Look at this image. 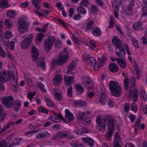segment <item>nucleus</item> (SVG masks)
<instances>
[{
	"instance_id": "f8f14e48",
	"label": "nucleus",
	"mask_w": 147,
	"mask_h": 147,
	"mask_svg": "<svg viewBox=\"0 0 147 147\" xmlns=\"http://www.w3.org/2000/svg\"><path fill=\"white\" fill-rule=\"evenodd\" d=\"M76 65V63L75 61H72L67 67V70L66 72V73L71 75H74L75 73L72 71L75 69Z\"/></svg>"
},
{
	"instance_id": "2eb2a0df",
	"label": "nucleus",
	"mask_w": 147,
	"mask_h": 147,
	"mask_svg": "<svg viewBox=\"0 0 147 147\" xmlns=\"http://www.w3.org/2000/svg\"><path fill=\"white\" fill-rule=\"evenodd\" d=\"M143 23L141 21H138L133 24V28L135 30L141 31L143 30Z\"/></svg>"
},
{
	"instance_id": "37998d69",
	"label": "nucleus",
	"mask_w": 147,
	"mask_h": 147,
	"mask_svg": "<svg viewBox=\"0 0 147 147\" xmlns=\"http://www.w3.org/2000/svg\"><path fill=\"white\" fill-rule=\"evenodd\" d=\"M7 16L10 18H13L16 16L15 11L13 10L8 11L7 14Z\"/></svg>"
},
{
	"instance_id": "7ed1b4c3",
	"label": "nucleus",
	"mask_w": 147,
	"mask_h": 147,
	"mask_svg": "<svg viewBox=\"0 0 147 147\" xmlns=\"http://www.w3.org/2000/svg\"><path fill=\"white\" fill-rule=\"evenodd\" d=\"M109 86L110 90L112 91L111 94L114 96H119L121 93V88L119 84L115 82L111 81Z\"/></svg>"
},
{
	"instance_id": "864d4df0",
	"label": "nucleus",
	"mask_w": 147,
	"mask_h": 147,
	"mask_svg": "<svg viewBox=\"0 0 147 147\" xmlns=\"http://www.w3.org/2000/svg\"><path fill=\"white\" fill-rule=\"evenodd\" d=\"M129 79L128 78H126L125 79L123 83H124V85L125 88V89H127L128 88V85L129 84Z\"/></svg>"
},
{
	"instance_id": "4d7b16f0",
	"label": "nucleus",
	"mask_w": 147,
	"mask_h": 147,
	"mask_svg": "<svg viewBox=\"0 0 147 147\" xmlns=\"http://www.w3.org/2000/svg\"><path fill=\"white\" fill-rule=\"evenodd\" d=\"M95 1L98 5L101 7H102L104 5V2L101 0H95Z\"/></svg>"
},
{
	"instance_id": "1a4fd4ad",
	"label": "nucleus",
	"mask_w": 147,
	"mask_h": 147,
	"mask_svg": "<svg viewBox=\"0 0 147 147\" xmlns=\"http://www.w3.org/2000/svg\"><path fill=\"white\" fill-rule=\"evenodd\" d=\"M68 55H63L59 56L57 60H53L52 61L53 66L61 65L64 63L68 59Z\"/></svg>"
},
{
	"instance_id": "bf43d9fd",
	"label": "nucleus",
	"mask_w": 147,
	"mask_h": 147,
	"mask_svg": "<svg viewBox=\"0 0 147 147\" xmlns=\"http://www.w3.org/2000/svg\"><path fill=\"white\" fill-rule=\"evenodd\" d=\"M96 121L97 124H98L97 125H100L105 123H104V122H103L102 121V119L98 116L97 117Z\"/></svg>"
},
{
	"instance_id": "13d9d810",
	"label": "nucleus",
	"mask_w": 147,
	"mask_h": 147,
	"mask_svg": "<svg viewBox=\"0 0 147 147\" xmlns=\"http://www.w3.org/2000/svg\"><path fill=\"white\" fill-rule=\"evenodd\" d=\"M37 86L41 89L44 92L46 91L45 89L44 88V86L42 83L41 82H37Z\"/></svg>"
},
{
	"instance_id": "bb28decb",
	"label": "nucleus",
	"mask_w": 147,
	"mask_h": 147,
	"mask_svg": "<svg viewBox=\"0 0 147 147\" xmlns=\"http://www.w3.org/2000/svg\"><path fill=\"white\" fill-rule=\"evenodd\" d=\"M92 33L93 35L95 36H98L101 34V31L99 28H95L93 29Z\"/></svg>"
},
{
	"instance_id": "a878e982",
	"label": "nucleus",
	"mask_w": 147,
	"mask_h": 147,
	"mask_svg": "<svg viewBox=\"0 0 147 147\" xmlns=\"http://www.w3.org/2000/svg\"><path fill=\"white\" fill-rule=\"evenodd\" d=\"M7 0H0V7L6 8L9 7Z\"/></svg>"
},
{
	"instance_id": "6e6552de",
	"label": "nucleus",
	"mask_w": 147,
	"mask_h": 147,
	"mask_svg": "<svg viewBox=\"0 0 147 147\" xmlns=\"http://www.w3.org/2000/svg\"><path fill=\"white\" fill-rule=\"evenodd\" d=\"M55 40V37L54 36H49L45 40V51L47 52L50 51Z\"/></svg>"
},
{
	"instance_id": "f704fd0d",
	"label": "nucleus",
	"mask_w": 147,
	"mask_h": 147,
	"mask_svg": "<svg viewBox=\"0 0 147 147\" xmlns=\"http://www.w3.org/2000/svg\"><path fill=\"white\" fill-rule=\"evenodd\" d=\"M11 144H8L4 140L0 142V147H11Z\"/></svg>"
},
{
	"instance_id": "0e129e2a",
	"label": "nucleus",
	"mask_w": 147,
	"mask_h": 147,
	"mask_svg": "<svg viewBox=\"0 0 147 147\" xmlns=\"http://www.w3.org/2000/svg\"><path fill=\"white\" fill-rule=\"evenodd\" d=\"M67 94L69 97H71L72 96V87H70L67 90Z\"/></svg>"
},
{
	"instance_id": "c03bdc74",
	"label": "nucleus",
	"mask_w": 147,
	"mask_h": 147,
	"mask_svg": "<svg viewBox=\"0 0 147 147\" xmlns=\"http://www.w3.org/2000/svg\"><path fill=\"white\" fill-rule=\"evenodd\" d=\"M40 125L38 123H33L30 124L29 125V127L31 129H33L39 127Z\"/></svg>"
},
{
	"instance_id": "69168bd1",
	"label": "nucleus",
	"mask_w": 147,
	"mask_h": 147,
	"mask_svg": "<svg viewBox=\"0 0 147 147\" xmlns=\"http://www.w3.org/2000/svg\"><path fill=\"white\" fill-rule=\"evenodd\" d=\"M142 16H147V7H144L142 10Z\"/></svg>"
},
{
	"instance_id": "9d476101",
	"label": "nucleus",
	"mask_w": 147,
	"mask_h": 147,
	"mask_svg": "<svg viewBox=\"0 0 147 147\" xmlns=\"http://www.w3.org/2000/svg\"><path fill=\"white\" fill-rule=\"evenodd\" d=\"M33 36L32 34H30L27 37L24 38L22 41L21 47L22 49H25L27 48L30 45V43L33 38Z\"/></svg>"
},
{
	"instance_id": "603ef678",
	"label": "nucleus",
	"mask_w": 147,
	"mask_h": 147,
	"mask_svg": "<svg viewBox=\"0 0 147 147\" xmlns=\"http://www.w3.org/2000/svg\"><path fill=\"white\" fill-rule=\"evenodd\" d=\"M134 68L136 70V75L140 74V69L139 67V66L137 64H135L134 65Z\"/></svg>"
},
{
	"instance_id": "72a5a7b5",
	"label": "nucleus",
	"mask_w": 147,
	"mask_h": 147,
	"mask_svg": "<svg viewBox=\"0 0 147 147\" xmlns=\"http://www.w3.org/2000/svg\"><path fill=\"white\" fill-rule=\"evenodd\" d=\"M90 10L91 12L93 13H97L99 11V8L98 6L92 4L90 5Z\"/></svg>"
},
{
	"instance_id": "5fc2aeb1",
	"label": "nucleus",
	"mask_w": 147,
	"mask_h": 147,
	"mask_svg": "<svg viewBox=\"0 0 147 147\" xmlns=\"http://www.w3.org/2000/svg\"><path fill=\"white\" fill-rule=\"evenodd\" d=\"M138 90L137 88H136L134 90L133 94V99L134 100H137L138 99Z\"/></svg>"
},
{
	"instance_id": "09e8293b",
	"label": "nucleus",
	"mask_w": 147,
	"mask_h": 147,
	"mask_svg": "<svg viewBox=\"0 0 147 147\" xmlns=\"http://www.w3.org/2000/svg\"><path fill=\"white\" fill-rule=\"evenodd\" d=\"M109 132L106 136V137L108 139H110L111 136H112L114 130V129H108Z\"/></svg>"
},
{
	"instance_id": "0eeeda50",
	"label": "nucleus",
	"mask_w": 147,
	"mask_h": 147,
	"mask_svg": "<svg viewBox=\"0 0 147 147\" xmlns=\"http://www.w3.org/2000/svg\"><path fill=\"white\" fill-rule=\"evenodd\" d=\"M65 137L68 139L72 140L74 138V136L72 135H70L67 131H60L56 134L53 138L55 140H57Z\"/></svg>"
},
{
	"instance_id": "423d86ee",
	"label": "nucleus",
	"mask_w": 147,
	"mask_h": 147,
	"mask_svg": "<svg viewBox=\"0 0 147 147\" xmlns=\"http://www.w3.org/2000/svg\"><path fill=\"white\" fill-rule=\"evenodd\" d=\"M2 104L6 107L10 108L13 107L14 100L11 96L3 97L0 98Z\"/></svg>"
},
{
	"instance_id": "cd10ccee",
	"label": "nucleus",
	"mask_w": 147,
	"mask_h": 147,
	"mask_svg": "<svg viewBox=\"0 0 147 147\" xmlns=\"http://www.w3.org/2000/svg\"><path fill=\"white\" fill-rule=\"evenodd\" d=\"M75 88L78 94H81L84 92V88L80 85L77 84Z\"/></svg>"
},
{
	"instance_id": "ea45409f",
	"label": "nucleus",
	"mask_w": 147,
	"mask_h": 147,
	"mask_svg": "<svg viewBox=\"0 0 147 147\" xmlns=\"http://www.w3.org/2000/svg\"><path fill=\"white\" fill-rule=\"evenodd\" d=\"M106 125L105 124H103L100 125H97V128L98 130L102 132H104L105 130Z\"/></svg>"
},
{
	"instance_id": "4468645a",
	"label": "nucleus",
	"mask_w": 147,
	"mask_h": 147,
	"mask_svg": "<svg viewBox=\"0 0 147 147\" xmlns=\"http://www.w3.org/2000/svg\"><path fill=\"white\" fill-rule=\"evenodd\" d=\"M38 51L37 49L34 46L32 47L31 51V55L33 60L34 61H36L38 58L39 54Z\"/></svg>"
},
{
	"instance_id": "b1692460",
	"label": "nucleus",
	"mask_w": 147,
	"mask_h": 147,
	"mask_svg": "<svg viewBox=\"0 0 147 147\" xmlns=\"http://www.w3.org/2000/svg\"><path fill=\"white\" fill-rule=\"evenodd\" d=\"M73 103L75 106H79L81 107L85 106L86 105V103L85 101L82 100L74 101Z\"/></svg>"
},
{
	"instance_id": "5701e85b",
	"label": "nucleus",
	"mask_w": 147,
	"mask_h": 147,
	"mask_svg": "<svg viewBox=\"0 0 147 147\" xmlns=\"http://www.w3.org/2000/svg\"><path fill=\"white\" fill-rule=\"evenodd\" d=\"M110 70L112 72H117L119 69L118 66L115 63H111L109 66Z\"/></svg>"
},
{
	"instance_id": "6e6d98bb",
	"label": "nucleus",
	"mask_w": 147,
	"mask_h": 147,
	"mask_svg": "<svg viewBox=\"0 0 147 147\" xmlns=\"http://www.w3.org/2000/svg\"><path fill=\"white\" fill-rule=\"evenodd\" d=\"M131 110L134 111L135 113H136L137 111V105L135 103H134L132 104Z\"/></svg>"
},
{
	"instance_id": "e433bc0d",
	"label": "nucleus",
	"mask_w": 147,
	"mask_h": 147,
	"mask_svg": "<svg viewBox=\"0 0 147 147\" xmlns=\"http://www.w3.org/2000/svg\"><path fill=\"white\" fill-rule=\"evenodd\" d=\"M94 24V22L93 21H90L87 23L85 28L87 30H89L93 29V25Z\"/></svg>"
},
{
	"instance_id": "774afa93",
	"label": "nucleus",
	"mask_w": 147,
	"mask_h": 147,
	"mask_svg": "<svg viewBox=\"0 0 147 147\" xmlns=\"http://www.w3.org/2000/svg\"><path fill=\"white\" fill-rule=\"evenodd\" d=\"M89 61L90 63L93 65H94L96 63V60L93 57H90L89 59Z\"/></svg>"
},
{
	"instance_id": "4be33fe9",
	"label": "nucleus",
	"mask_w": 147,
	"mask_h": 147,
	"mask_svg": "<svg viewBox=\"0 0 147 147\" xmlns=\"http://www.w3.org/2000/svg\"><path fill=\"white\" fill-rule=\"evenodd\" d=\"M21 106V101L18 100L15 102H13V107H14L13 110L16 112H17L20 109Z\"/></svg>"
},
{
	"instance_id": "ddd939ff",
	"label": "nucleus",
	"mask_w": 147,
	"mask_h": 147,
	"mask_svg": "<svg viewBox=\"0 0 147 147\" xmlns=\"http://www.w3.org/2000/svg\"><path fill=\"white\" fill-rule=\"evenodd\" d=\"M75 78L74 76L70 77L69 76H65L64 78L65 83L68 86H71L74 83V79Z\"/></svg>"
},
{
	"instance_id": "680f3d73",
	"label": "nucleus",
	"mask_w": 147,
	"mask_h": 147,
	"mask_svg": "<svg viewBox=\"0 0 147 147\" xmlns=\"http://www.w3.org/2000/svg\"><path fill=\"white\" fill-rule=\"evenodd\" d=\"M124 108L125 112L127 113L129 110L130 108V105L127 103H125L124 105Z\"/></svg>"
},
{
	"instance_id": "c9c22d12",
	"label": "nucleus",
	"mask_w": 147,
	"mask_h": 147,
	"mask_svg": "<svg viewBox=\"0 0 147 147\" xmlns=\"http://www.w3.org/2000/svg\"><path fill=\"white\" fill-rule=\"evenodd\" d=\"M133 7L128 5L126 8L124 14L125 15L129 16L132 12V9Z\"/></svg>"
},
{
	"instance_id": "4c0bfd02",
	"label": "nucleus",
	"mask_w": 147,
	"mask_h": 147,
	"mask_svg": "<svg viewBox=\"0 0 147 147\" xmlns=\"http://www.w3.org/2000/svg\"><path fill=\"white\" fill-rule=\"evenodd\" d=\"M32 3L37 9L39 10L40 9L41 5L39 3V1L38 0H33Z\"/></svg>"
},
{
	"instance_id": "e2e57ef3",
	"label": "nucleus",
	"mask_w": 147,
	"mask_h": 147,
	"mask_svg": "<svg viewBox=\"0 0 147 147\" xmlns=\"http://www.w3.org/2000/svg\"><path fill=\"white\" fill-rule=\"evenodd\" d=\"M61 40H56L55 43V46L57 48H59L61 46Z\"/></svg>"
},
{
	"instance_id": "a211bd4d",
	"label": "nucleus",
	"mask_w": 147,
	"mask_h": 147,
	"mask_svg": "<svg viewBox=\"0 0 147 147\" xmlns=\"http://www.w3.org/2000/svg\"><path fill=\"white\" fill-rule=\"evenodd\" d=\"M63 118V117L61 114H56L54 115L50 116L48 119L54 122H59V121L56 120H60L61 119H62Z\"/></svg>"
},
{
	"instance_id": "3c124183",
	"label": "nucleus",
	"mask_w": 147,
	"mask_h": 147,
	"mask_svg": "<svg viewBox=\"0 0 147 147\" xmlns=\"http://www.w3.org/2000/svg\"><path fill=\"white\" fill-rule=\"evenodd\" d=\"M38 111L39 113H42L46 114H47L48 113V110L43 107L39 108Z\"/></svg>"
},
{
	"instance_id": "9b49d317",
	"label": "nucleus",
	"mask_w": 147,
	"mask_h": 147,
	"mask_svg": "<svg viewBox=\"0 0 147 147\" xmlns=\"http://www.w3.org/2000/svg\"><path fill=\"white\" fill-rule=\"evenodd\" d=\"M81 80H83V84L88 89H91L93 87V82L91 81H88L87 80V76H83L81 78Z\"/></svg>"
},
{
	"instance_id": "2f4dec72",
	"label": "nucleus",
	"mask_w": 147,
	"mask_h": 147,
	"mask_svg": "<svg viewBox=\"0 0 147 147\" xmlns=\"http://www.w3.org/2000/svg\"><path fill=\"white\" fill-rule=\"evenodd\" d=\"M61 76L60 74H58L55 77L53 80L54 84L57 86L61 80Z\"/></svg>"
},
{
	"instance_id": "338daca9",
	"label": "nucleus",
	"mask_w": 147,
	"mask_h": 147,
	"mask_svg": "<svg viewBox=\"0 0 147 147\" xmlns=\"http://www.w3.org/2000/svg\"><path fill=\"white\" fill-rule=\"evenodd\" d=\"M11 36V33L10 31H7L5 34V37L6 39H9Z\"/></svg>"
},
{
	"instance_id": "aec40b11",
	"label": "nucleus",
	"mask_w": 147,
	"mask_h": 147,
	"mask_svg": "<svg viewBox=\"0 0 147 147\" xmlns=\"http://www.w3.org/2000/svg\"><path fill=\"white\" fill-rule=\"evenodd\" d=\"M50 136V134L47 131H45L40 133L36 136V138L38 139H40L42 138H48Z\"/></svg>"
},
{
	"instance_id": "de8ad7c7",
	"label": "nucleus",
	"mask_w": 147,
	"mask_h": 147,
	"mask_svg": "<svg viewBox=\"0 0 147 147\" xmlns=\"http://www.w3.org/2000/svg\"><path fill=\"white\" fill-rule=\"evenodd\" d=\"M37 64L38 65L41 66L43 68H44L45 66V63L42 59L39 60L37 61Z\"/></svg>"
},
{
	"instance_id": "6ab92c4d",
	"label": "nucleus",
	"mask_w": 147,
	"mask_h": 147,
	"mask_svg": "<svg viewBox=\"0 0 147 147\" xmlns=\"http://www.w3.org/2000/svg\"><path fill=\"white\" fill-rule=\"evenodd\" d=\"M78 119L81 121H82V123L84 125L86 124L88 120L86 118L85 113H82L81 115H79L78 117Z\"/></svg>"
},
{
	"instance_id": "8fccbe9b",
	"label": "nucleus",
	"mask_w": 147,
	"mask_h": 147,
	"mask_svg": "<svg viewBox=\"0 0 147 147\" xmlns=\"http://www.w3.org/2000/svg\"><path fill=\"white\" fill-rule=\"evenodd\" d=\"M44 36V34L41 32L39 33V34H38L37 37V40L39 42L41 41L43 39Z\"/></svg>"
},
{
	"instance_id": "79ce46f5",
	"label": "nucleus",
	"mask_w": 147,
	"mask_h": 147,
	"mask_svg": "<svg viewBox=\"0 0 147 147\" xmlns=\"http://www.w3.org/2000/svg\"><path fill=\"white\" fill-rule=\"evenodd\" d=\"M54 94L55 95V99L56 100L60 101L63 99V97L60 93L56 92H55Z\"/></svg>"
},
{
	"instance_id": "052dcab7",
	"label": "nucleus",
	"mask_w": 147,
	"mask_h": 147,
	"mask_svg": "<svg viewBox=\"0 0 147 147\" xmlns=\"http://www.w3.org/2000/svg\"><path fill=\"white\" fill-rule=\"evenodd\" d=\"M89 3V2L88 0H82L80 3V5L81 6L86 7Z\"/></svg>"
},
{
	"instance_id": "c756f323",
	"label": "nucleus",
	"mask_w": 147,
	"mask_h": 147,
	"mask_svg": "<svg viewBox=\"0 0 147 147\" xmlns=\"http://www.w3.org/2000/svg\"><path fill=\"white\" fill-rule=\"evenodd\" d=\"M2 106L1 105H0V116L2 114L0 119V122H2L5 119L6 116V115L5 113H3V110L2 109Z\"/></svg>"
},
{
	"instance_id": "20e7f679",
	"label": "nucleus",
	"mask_w": 147,
	"mask_h": 147,
	"mask_svg": "<svg viewBox=\"0 0 147 147\" xmlns=\"http://www.w3.org/2000/svg\"><path fill=\"white\" fill-rule=\"evenodd\" d=\"M11 78L15 80V75L12 71H8L7 73L5 70L0 72V82H5Z\"/></svg>"
},
{
	"instance_id": "c85d7f7f",
	"label": "nucleus",
	"mask_w": 147,
	"mask_h": 147,
	"mask_svg": "<svg viewBox=\"0 0 147 147\" xmlns=\"http://www.w3.org/2000/svg\"><path fill=\"white\" fill-rule=\"evenodd\" d=\"M114 141L113 144H119V143L121 142V139L119 136V134L118 132L115 133L114 135Z\"/></svg>"
},
{
	"instance_id": "a18cd8bd",
	"label": "nucleus",
	"mask_w": 147,
	"mask_h": 147,
	"mask_svg": "<svg viewBox=\"0 0 147 147\" xmlns=\"http://www.w3.org/2000/svg\"><path fill=\"white\" fill-rule=\"evenodd\" d=\"M144 35L145 37H142V42L143 44L146 45L147 44V39L146 38V37H147V27L145 30Z\"/></svg>"
},
{
	"instance_id": "412c9836",
	"label": "nucleus",
	"mask_w": 147,
	"mask_h": 147,
	"mask_svg": "<svg viewBox=\"0 0 147 147\" xmlns=\"http://www.w3.org/2000/svg\"><path fill=\"white\" fill-rule=\"evenodd\" d=\"M65 117L69 121L73 120L75 118L73 114L71 113L68 109L65 110Z\"/></svg>"
},
{
	"instance_id": "f03ea898",
	"label": "nucleus",
	"mask_w": 147,
	"mask_h": 147,
	"mask_svg": "<svg viewBox=\"0 0 147 147\" xmlns=\"http://www.w3.org/2000/svg\"><path fill=\"white\" fill-rule=\"evenodd\" d=\"M17 25L19 32L23 34L27 31L29 27L30 24L27 18H22L19 20Z\"/></svg>"
},
{
	"instance_id": "58836bf2",
	"label": "nucleus",
	"mask_w": 147,
	"mask_h": 147,
	"mask_svg": "<svg viewBox=\"0 0 147 147\" xmlns=\"http://www.w3.org/2000/svg\"><path fill=\"white\" fill-rule=\"evenodd\" d=\"M45 100L46 101L47 105L49 107H53L54 104L51 100L48 98H45Z\"/></svg>"
},
{
	"instance_id": "393cba45",
	"label": "nucleus",
	"mask_w": 147,
	"mask_h": 147,
	"mask_svg": "<svg viewBox=\"0 0 147 147\" xmlns=\"http://www.w3.org/2000/svg\"><path fill=\"white\" fill-rule=\"evenodd\" d=\"M77 140H73L71 143V146L74 147H85L79 142Z\"/></svg>"
},
{
	"instance_id": "7c9ffc66",
	"label": "nucleus",
	"mask_w": 147,
	"mask_h": 147,
	"mask_svg": "<svg viewBox=\"0 0 147 147\" xmlns=\"http://www.w3.org/2000/svg\"><path fill=\"white\" fill-rule=\"evenodd\" d=\"M115 60L119 63V65L122 68L124 69L126 68V65L124 61L121 60L119 58H117L115 59Z\"/></svg>"
},
{
	"instance_id": "f257e3e1",
	"label": "nucleus",
	"mask_w": 147,
	"mask_h": 147,
	"mask_svg": "<svg viewBox=\"0 0 147 147\" xmlns=\"http://www.w3.org/2000/svg\"><path fill=\"white\" fill-rule=\"evenodd\" d=\"M112 44L116 47V53L118 57H123L126 52L123 44L119 38L116 36L113 37L112 40Z\"/></svg>"
},
{
	"instance_id": "f3484780",
	"label": "nucleus",
	"mask_w": 147,
	"mask_h": 147,
	"mask_svg": "<svg viewBox=\"0 0 147 147\" xmlns=\"http://www.w3.org/2000/svg\"><path fill=\"white\" fill-rule=\"evenodd\" d=\"M109 100V98H108L106 94L103 92L101 93V95L99 98V102L102 105H105L108 100Z\"/></svg>"
},
{
	"instance_id": "dca6fc26",
	"label": "nucleus",
	"mask_w": 147,
	"mask_h": 147,
	"mask_svg": "<svg viewBox=\"0 0 147 147\" xmlns=\"http://www.w3.org/2000/svg\"><path fill=\"white\" fill-rule=\"evenodd\" d=\"M82 141L83 142L88 145L90 147H92L94 144V140L90 137L83 138Z\"/></svg>"
},
{
	"instance_id": "49530a36",
	"label": "nucleus",
	"mask_w": 147,
	"mask_h": 147,
	"mask_svg": "<svg viewBox=\"0 0 147 147\" xmlns=\"http://www.w3.org/2000/svg\"><path fill=\"white\" fill-rule=\"evenodd\" d=\"M78 12L81 14H85L86 13V10L84 8L80 7L78 8Z\"/></svg>"
},
{
	"instance_id": "a19ab883",
	"label": "nucleus",
	"mask_w": 147,
	"mask_h": 147,
	"mask_svg": "<svg viewBox=\"0 0 147 147\" xmlns=\"http://www.w3.org/2000/svg\"><path fill=\"white\" fill-rule=\"evenodd\" d=\"M5 26L7 28H11L13 26V24L12 22L7 19L5 21L4 23Z\"/></svg>"
},
{
	"instance_id": "39448f33",
	"label": "nucleus",
	"mask_w": 147,
	"mask_h": 147,
	"mask_svg": "<svg viewBox=\"0 0 147 147\" xmlns=\"http://www.w3.org/2000/svg\"><path fill=\"white\" fill-rule=\"evenodd\" d=\"M104 123L107 126L108 129H114L115 119L111 115H106L104 117Z\"/></svg>"
},
{
	"instance_id": "473e14b6",
	"label": "nucleus",
	"mask_w": 147,
	"mask_h": 147,
	"mask_svg": "<svg viewBox=\"0 0 147 147\" xmlns=\"http://www.w3.org/2000/svg\"><path fill=\"white\" fill-rule=\"evenodd\" d=\"M23 142L22 138H17L14 139L13 144L14 145H18L21 144Z\"/></svg>"
}]
</instances>
